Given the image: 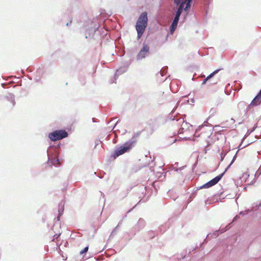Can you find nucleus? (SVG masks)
<instances>
[{
  "instance_id": "f257e3e1",
  "label": "nucleus",
  "mask_w": 261,
  "mask_h": 261,
  "mask_svg": "<svg viewBox=\"0 0 261 261\" xmlns=\"http://www.w3.org/2000/svg\"><path fill=\"white\" fill-rule=\"evenodd\" d=\"M60 145V143L57 145H50L47 150L48 163L55 166H59L61 164L59 159Z\"/></svg>"
},
{
  "instance_id": "f03ea898",
  "label": "nucleus",
  "mask_w": 261,
  "mask_h": 261,
  "mask_svg": "<svg viewBox=\"0 0 261 261\" xmlns=\"http://www.w3.org/2000/svg\"><path fill=\"white\" fill-rule=\"evenodd\" d=\"M148 24L147 13L142 12L137 20L135 28L137 32V39L139 40L143 36Z\"/></svg>"
},
{
  "instance_id": "7ed1b4c3",
  "label": "nucleus",
  "mask_w": 261,
  "mask_h": 261,
  "mask_svg": "<svg viewBox=\"0 0 261 261\" xmlns=\"http://www.w3.org/2000/svg\"><path fill=\"white\" fill-rule=\"evenodd\" d=\"M68 133L64 129H57L48 134V138L52 141H58L66 138Z\"/></svg>"
},
{
  "instance_id": "20e7f679",
  "label": "nucleus",
  "mask_w": 261,
  "mask_h": 261,
  "mask_svg": "<svg viewBox=\"0 0 261 261\" xmlns=\"http://www.w3.org/2000/svg\"><path fill=\"white\" fill-rule=\"evenodd\" d=\"M225 174V172H223L221 174H219V175L216 176L209 181L207 182L206 183L204 184L202 186H200V187H198L196 189V191H198L200 189H204V188H209L216 184H217L222 178V177L224 176Z\"/></svg>"
},
{
  "instance_id": "39448f33",
  "label": "nucleus",
  "mask_w": 261,
  "mask_h": 261,
  "mask_svg": "<svg viewBox=\"0 0 261 261\" xmlns=\"http://www.w3.org/2000/svg\"><path fill=\"white\" fill-rule=\"evenodd\" d=\"M150 53V47L148 45L144 43L143 46L137 55V60H141L148 57Z\"/></svg>"
},
{
  "instance_id": "423d86ee",
  "label": "nucleus",
  "mask_w": 261,
  "mask_h": 261,
  "mask_svg": "<svg viewBox=\"0 0 261 261\" xmlns=\"http://www.w3.org/2000/svg\"><path fill=\"white\" fill-rule=\"evenodd\" d=\"M146 225V222L143 218H140L136 224L132 229V233L134 236L136 234L143 229Z\"/></svg>"
},
{
  "instance_id": "0eeeda50",
  "label": "nucleus",
  "mask_w": 261,
  "mask_h": 261,
  "mask_svg": "<svg viewBox=\"0 0 261 261\" xmlns=\"http://www.w3.org/2000/svg\"><path fill=\"white\" fill-rule=\"evenodd\" d=\"M136 143V140H129L126 142L124 144L119 148L121 149L123 153L128 152Z\"/></svg>"
},
{
  "instance_id": "6e6552de",
  "label": "nucleus",
  "mask_w": 261,
  "mask_h": 261,
  "mask_svg": "<svg viewBox=\"0 0 261 261\" xmlns=\"http://www.w3.org/2000/svg\"><path fill=\"white\" fill-rule=\"evenodd\" d=\"M260 104H261V89L253 99L249 105L248 106L246 110H247L251 106H257Z\"/></svg>"
},
{
  "instance_id": "1a4fd4ad",
  "label": "nucleus",
  "mask_w": 261,
  "mask_h": 261,
  "mask_svg": "<svg viewBox=\"0 0 261 261\" xmlns=\"http://www.w3.org/2000/svg\"><path fill=\"white\" fill-rule=\"evenodd\" d=\"M174 4L177 7V11L182 12L185 11L184 0H173Z\"/></svg>"
},
{
  "instance_id": "9d476101",
  "label": "nucleus",
  "mask_w": 261,
  "mask_h": 261,
  "mask_svg": "<svg viewBox=\"0 0 261 261\" xmlns=\"http://www.w3.org/2000/svg\"><path fill=\"white\" fill-rule=\"evenodd\" d=\"M175 122L177 123V125H180L181 126L183 125H188L189 124V123L185 121V118L181 117L180 114H178Z\"/></svg>"
},
{
  "instance_id": "9b49d317",
  "label": "nucleus",
  "mask_w": 261,
  "mask_h": 261,
  "mask_svg": "<svg viewBox=\"0 0 261 261\" xmlns=\"http://www.w3.org/2000/svg\"><path fill=\"white\" fill-rule=\"evenodd\" d=\"M177 107H175L171 112L168 115L167 118V121L168 120H171L173 122L175 121L178 115L179 114H177L176 115H174V113Z\"/></svg>"
},
{
  "instance_id": "f8f14e48",
  "label": "nucleus",
  "mask_w": 261,
  "mask_h": 261,
  "mask_svg": "<svg viewBox=\"0 0 261 261\" xmlns=\"http://www.w3.org/2000/svg\"><path fill=\"white\" fill-rule=\"evenodd\" d=\"M122 220H121L118 224V225L114 228L111 233L109 236V239L113 238L117 233L119 231V227L121 224Z\"/></svg>"
},
{
  "instance_id": "ddd939ff",
  "label": "nucleus",
  "mask_w": 261,
  "mask_h": 261,
  "mask_svg": "<svg viewBox=\"0 0 261 261\" xmlns=\"http://www.w3.org/2000/svg\"><path fill=\"white\" fill-rule=\"evenodd\" d=\"M126 71V68L125 67H120L119 69L117 70L116 71V73L115 74V79H116V77H118V76L124 72H125ZM113 83H116V79H115V81L113 82Z\"/></svg>"
},
{
  "instance_id": "4468645a",
  "label": "nucleus",
  "mask_w": 261,
  "mask_h": 261,
  "mask_svg": "<svg viewBox=\"0 0 261 261\" xmlns=\"http://www.w3.org/2000/svg\"><path fill=\"white\" fill-rule=\"evenodd\" d=\"M124 154L123 152L122 151L121 149L119 147L115 149V150L114 152V153L112 155V157H113L114 159H116L118 156Z\"/></svg>"
},
{
  "instance_id": "2eb2a0df",
  "label": "nucleus",
  "mask_w": 261,
  "mask_h": 261,
  "mask_svg": "<svg viewBox=\"0 0 261 261\" xmlns=\"http://www.w3.org/2000/svg\"><path fill=\"white\" fill-rule=\"evenodd\" d=\"M184 3H185V7L184 6L185 11H188L189 10L191 7L192 2L186 1L184 0Z\"/></svg>"
},
{
  "instance_id": "dca6fc26",
  "label": "nucleus",
  "mask_w": 261,
  "mask_h": 261,
  "mask_svg": "<svg viewBox=\"0 0 261 261\" xmlns=\"http://www.w3.org/2000/svg\"><path fill=\"white\" fill-rule=\"evenodd\" d=\"M177 24L171 23L169 27V31L171 34H172L174 32L177 28Z\"/></svg>"
},
{
  "instance_id": "f3484780",
  "label": "nucleus",
  "mask_w": 261,
  "mask_h": 261,
  "mask_svg": "<svg viewBox=\"0 0 261 261\" xmlns=\"http://www.w3.org/2000/svg\"><path fill=\"white\" fill-rule=\"evenodd\" d=\"M59 211H58L59 214H58V216L57 217V219H58V221L60 220V217L63 214V211H64L63 206H62L61 205V204H59Z\"/></svg>"
},
{
  "instance_id": "a211bd4d",
  "label": "nucleus",
  "mask_w": 261,
  "mask_h": 261,
  "mask_svg": "<svg viewBox=\"0 0 261 261\" xmlns=\"http://www.w3.org/2000/svg\"><path fill=\"white\" fill-rule=\"evenodd\" d=\"M238 151H237L236 154L234 155V156L233 157V159L232 160H231L230 163L229 164V165L227 167V168L225 169L224 171L225 173L228 170V169L230 167V166H231V165L233 164V163L234 162V161L236 160V158H237V153H238Z\"/></svg>"
},
{
  "instance_id": "6ab92c4d",
  "label": "nucleus",
  "mask_w": 261,
  "mask_h": 261,
  "mask_svg": "<svg viewBox=\"0 0 261 261\" xmlns=\"http://www.w3.org/2000/svg\"><path fill=\"white\" fill-rule=\"evenodd\" d=\"M43 72H44L43 68H40V67H39L37 69V71H36V73H37V75L39 76V78H40L42 76V75L43 74Z\"/></svg>"
},
{
  "instance_id": "aec40b11",
  "label": "nucleus",
  "mask_w": 261,
  "mask_h": 261,
  "mask_svg": "<svg viewBox=\"0 0 261 261\" xmlns=\"http://www.w3.org/2000/svg\"><path fill=\"white\" fill-rule=\"evenodd\" d=\"M221 69H217L209 74L206 78L208 80L214 77Z\"/></svg>"
},
{
  "instance_id": "412c9836",
  "label": "nucleus",
  "mask_w": 261,
  "mask_h": 261,
  "mask_svg": "<svg viewBox=\"0 0 261 261\" xmlns=\"http://www.w3.org/2000/svg\"><path fill=\"white\" fill-rule=\"evenodd\" d=\"M231 223L228 224L225 228H222L221 229H219V231L220 233H223L225 232L226 230L229 229L231 227Z\"/></svg>"
},
{
  "instance_id": "4be33fe9",
  "label": "nucleus",
  "mask_w": 261,
  "mask_h": 261,
  "mask_svg": "<svg viewBox=\"0 0 261 261\" xmlns=\"http://www.w3.org/2000/svg\"><path fill=\"white\" fill-rule=\"evenodd\" d=\"M167 69H168L167 66H165V67H163L160 72L161 75L164 76L165 74H166L167 72Z\"/></svg>"
},
{
  "instance_id": "5701e85b",
  "label": "nucleus",
  "mask_w": 261,
  "mask_h": 261,
  "mask_svg": "<svg viewBox=\"0 0 261 261\" xmlns=\"http://www.w3.org/2000/svg\"><path fill=\"white\" fill-rule=\"evenodd\" d=\"M141 133V131L135 133L130 140H136V138L140 135Z\"/></svg>"
},
{
  "instance_id": "b1692460",
  "label": "nucleus",
  "mask_w": 261,
  "mask_h": 261,
  "mask_svg": "<svg viewBox=\"0 0 261 261\" xmlns=\"http://www.w3.org/2000/svg\"><path fill=\"white\" fill-rule=\"evenodd\" d=\"M181 13H182L181 12H179L178 11L176 10V11L175 12V15H174V18H176V19H179V17H180Z\"/></svg>"
},
{
  "instance_id": "393cba45",
  "label": "nucleus",
  "mask_w": 261,
  "mask_h": 261,
  "mask_svg": "<svg viewBox=\"0 0 261 261\" xmlns=\"http://www.w3.org/2000/svg\"><path fill=\"white\" fill-rule=\"evenodd\" d=\"M88 249H89L88 246L85 247L82 250H81L80 251V254L83 255V254L86 253L88 251Z\"/></svg>"
},
{
  "instance_id": "a878e982",
  "label": "nucleus",
  "mask_w": 261,
  "mask_h": 261,
  "mask_svg": "<svg viewBox=\"0 0 261 261\" xmlns=\"http://www.w3.org/2000/svg\"><path fill=\"white\" fill-rule=\"evenodd\" d=\"M226 154V152H224V151H222V152H221V153H220V157H221L220 161L221 162L224 160Z\"/></svg>"
},
{
  "instance_id": "bb28decb",
  "label": "nucleus",
  "mask_w": 261,
  "mask_h": 261,
  "mask_svg": "<svg viewBox=\"0 0 261 261\" xmlns=\"http://www.w3.org/2000/svg\"><path fill=\"white\" fill-rule=\"evenodd\" d=\"M213 237V233H208L207 236H206V239L204 240V242L201 244V245H202V244L204 243V242H206V239H211V238H212Z\"/></svg>"
},
{
  "instance_id": "cd10ccee",
  "label": "nucleus",
  "mask_w": 261,
  "mask_h": 261,
  "mask_svg": "<svg viewBox=\"0 0 261 261\" xmlns=\"http://www.w3.org/2000/svg\"><path fill=\"white\" fill-rule=\"evenodd\" d=\"M246 105V103L245 102L241 101L238 103V106L239 108H240L241 107H245Z\"/></svg>"
},
{
  "instance_id": "c85d7f7f",
  "label": "nucleus",
  "mask_w": 261,
  "mask_h": 261,
  "mask_svg": "<svg viewBox=\"0 0 261 261\" xmlns=\"http://www.w3.org/2000/svg\"><path fill=\"white\" fill-rule=\"evenodd\" d=\"M136 206V205H135V206H134L132 208L130 209L127 213H126V214L124 216H123L122 217V220L125 219L127 217V214H128L129 213H130V212H132V211L133 210V208Z\"/></svg>"
},
{
  "instance_id": "c756f323",
  "label": "nucleus",
  "mask_w": 261,
  "mask_h": 261,
  "mask_svg": "<svg viewBox=\"0 0 261 261\" xmlns=\"http://www.w3.org/2000/svg\"><path fill=\"white\" fill-rule=\"evenodd\" d=\"M197 191L196 190L195 191H194V192H193L191 194L190 197H189V199H190V201L192 200V199L195 197V192H196Z\"/></svg>"
},
{
  "instance_id": "7c9ffc66",
  "label": "nucleus",
  "mask_w": 261,
  "mask_h": 261,
  "mask_svg": "<svg viewBox=\"0 0 261 261\" xmlns=\"http://www.w3.org/2000/svg\"><path fill=\"white\" fill-rule=\"evenodd\" d=\"M185 129V127H183V126H181L178 130V134H182L184 133Z\"/></svg>"
},
{
  "instance_id": "2f4dec72",
  "label": "nucleus",
  "mask_w": 261,
  "mask_h": 261,
  "mask_svg": "<svg viewBox=\"0 0 261 261\" xmlns=\"http://www.w3.org/2000/svg\"><path fill=\"white\" fill-rule=\"evenodd\" d=\"M148 235L150 239H153L154 237V234L152 231H150L148 232Z\"/></svg>"
},
{
  "instance_id": "473e14b6",
  "label": "nucleus",
  "mask_w": 261,
  "mask_h": 261,
  "mask_svg": "<svg viewBox=\"0 0 261 261\" xmlns=\"http://www.w3.org/2000/svg\"><path fill=\"white\" fill-rule=\"evenodd\" d=\"M219 234V230H216L213 233V237H215V238H216L217 237H218Z\"/></svg>"
},
{
  "instance_id": "72a5a7b5",
  "label": "nucleus",
  "mask_w": 261,
  "mask_h": 261,
  "mask_svg": "<svg viewBox=\"0 0 261 261\" xmlns=\"http://www.w3.org/2000/svg\"><path fill=\"white\" fill-rule=\"evenodd\" d=\"M179 19H176V18H174L172 23L178 24V21Z\"/></svg>"
},
{
  "instance_id": "f704fd0d",
  "label": "nucleus",
  "mask_w": 261,
  "mask_h": 261,
  "mask_svg": "<svg viewBox=\"0 0 261 261\" xmlns=\"http://www.w3.org/2000/svg\"><path fill=\"white\" fill-rule=\"evenodd\" d=\"M98 27L95 25L92 29H91V31L92 32V33H94L98 29Z\"/></svg>"
},
{
  "instance_id": "c9c22d12",
  "label": "nucleus",
  "mask_w": 261,
  "mask_h": 261,
  "mask_svg": "<svg viewBox=\"0 0 261 261\" xmlns=\"http://www.w3.org/2000/svg\"><path fill=\"white\" fill-rule=\"evenodd\" d=\"M183 127H185V129H189L190 127H192V125L189 123L188 125H183Z\"/></svg>"
},
{
  "instance_id": "e433bc0d",
  "label": "nucleus",
  "mask_w": 261,
  "mask_h": 261,
  "mask_svg": "<svg viewBox=\"0 0 261 261\" xmlns=\"http://www.w3.org/2000/svg\"><path fill=\"white\" fill-rule=\"evenodd\" d=\"M181 140H191V139L190 137H184L180 139Z\"/></svg>"
},
{
  "instance_id": "4c0bfd02",
  "label": "nucleus",
  "mask_w": 261,
  "mask_h": 261,
  "mask_svg": "<svg viewBox=\"0 0 261 261\" xmlns=\"http://www.w3.org/2000/svg\"><path fill=\"white\" fill-rule=\"evenodd\" d=\"M207 81H208V80H207L206 78H205V79L203 80V82H202V83L201 85H205V84L206 83V82H207Z\"/></svg>"
},
{
  "instance_id": "58836bf2",
  "label": "nucleus",
  "mask_w": 261,
  "mask_h": 261,
  "mask_svg": "<svg viewBox=\"0 0 261 261\" xmlns=\"http://www.w3.org/2000/svg\"><path fill=\"white\" fill-rule=\"evenodd\" d=\"M61 233L55 234L54 236V239H57L60 236Z\"/></svg>"
},
{
  "instance_id": "ea45409f",
  "label": "nucleus",
  "mask_w": 261,
  "mask_h": 261,
  "mask_svg": "<svg viewBox=\"0 0 261 261\" xmlns=\"http://www.w3.org/2000/svg\"><path fill=\"white\" fill-rule=\"evenodd\" d=\"M239 218V215H237V216H236L233 218V220H232V222H233L235 221L236 220H237Z\"/></svg>"
},
{
  "instance_id": "a19ab883",
  "label": "nucleus",
  "mask_w": 261,
  "mask_h": 261,
  "mask_svg": "<svg viewBox=\"0 0 261 261\" xmlns=\"http://www.w3.org/2000/svg\"><path fill=\"white\" fill-rule=\"evenodd\" d=\"M186 166H182L180 168H178L179 171H181L185 168Z\"/></svg>"
},
{
  "instance_id": "79ce46f5",
  "label": "nucleus",
  "mask_w": 261,
  "mask_h": 261,
  "mask_svg": "<svg viewBox=\"0 0 261 261\" xmlns=\"http://www.w3.org/2000/svg\"><path fill=\"white\" fill-rule=\"evenodd\" d=\"M174 166L173 165H171L169 166V169L170 170H173V168H174Z\"/></svg>"
},
{
  "instance_id": "37998d69",
  "label": "nucleus",
  "mask_w": 261,
  "mask_h": 261,
  "mask_svg": "<svg viewBox=\"0 0 261 261\" xmlns=\"http://www.w3.org/2000/svg\"><path fill=\"white\" fill-rule=\"evenodd\" d=\"M208 145H207L204 148V152L205 153H206L207 152V150L208 149Z\"/></svg>"
},
{
  "instance_id": "c03bdc74",
  "label": "nucleus",
  "mask_w": 261,
  "mask_h": 261,
  "mask_svg": "<svg viewBox=\"0 0 261 261\" xmlns=\"http://www.w3.org/2000/svg\"><path fill=\"white\" fill-rule=\"evenodd\" d=\"M173 170H174L175 171H179L178 168L175 167H174V168H173Z\"/></svg>"
},
{
  "instance_id": "a18cd8bd",
  "label": "nucleus",
  "mask_w": 261,
  "mask_h": 261,
  "mask_svg": "<svg viewBox=\"0 0 261 261\" xmlns=\"http://www.w3.org/2000/svg\"><path fill=\"white\" fill-rule=\"evenodd\" d=\"M256 174H258L259 175H260V174H261V169H260V170L258 169V170L256 171Z\"/></svg>"
},
{
  "instance_id": "49530a36",
  "label": "nucleus",
  "mask_w": 261,
  "mask_h": 261,
  "mask_svg": "<svg viewBox=\"0 0 261 261\" xmlns=\"http://www.w3.org/2000/svg\"><path fill=\"white\" fill-rule=\"evenodd\" d=\"M71 22H72V21L70 20V22H67V23L66 24V25L67 27L69 26L71 23Z\"/></svg>"
},
{
  "instance_id": "de8ad7c7",
  "label": "nucleus",
  "mask_w": 261,
  "mask_h": 261,
  "mask_svg": "<svg viewBox=\"0 0 261 261\" xmlns=\"http://www.w3.org/2000/svg\"><path fill=\"white\" fill-rule=\"evenodd\" d=\"M239 86H240L239 87L236 88V90L239 91L241 88V86L240 85H239Z\"/></svg>"
},
{
  "instance_id": "09e8293b",
  "label": "nucleus",
  "mask_w": 261,
  "mask_h": 261,
  "mask_svg": "<svg viewBox=\"0 0 261 261\" xmlns=\"http://www.w3.org/2000/svg\"><path fill=\"white\" fill-rule=\"evenodd\" d=\"M92 121H93V122H96V119H95V118H92Z\"/></svg>"
},
{
  "instance_id": "8fccbe9b",
  "label": "nucleus",
  "mask_w": 261,
  "mask_h": 261,
  "mask_svg": "<svg viewBox=\"0 0 261 261\" xmlns=\"http://www.w3.org/2000/svg\"><path fill=\"white\" fill-rule=\"evenodd\" d=\"M254 129H255V128H254H254H253L251 129V132H252L253 131H254Z\"/></svg>"
},
{
  "instance_id": "3c124183",
  "label": "nucleus",
  "mask_w": 261,
  "mask_h": 261,
  "mask_svg": "<svg viewBox=\"0 0 261 261\" xmlns=\"http://www.w3.org/2000/svg\"><path fill=\"white\" fill-rule=\"evenodd\" d=\"M149 154H150V153L149 152L148 154L145 155V157L147 158L148 157V155H149Z\"/></svg>"
},
{
  "instance_id": "603ef678",
  "label": "nucleus",
  "mask_w": 261,
  "mask_h": 261,
  "mask_svg": "<svg viewBox=\"0 0 261 261\" xmlns=\"http://www.w3.org/2000/svg\"><path fill=\"white\" fill-rule=\"evenodd\" d=\"M178 165V162H176L175 164H174V165Z\"/></svg>"
},
{
  "instance_id": "864d4df0",
  "label": "nucleus",
  "mask_w": 261,
  "mask_h": 261,
  "mask_svg": "<svg viewBox=\"0 0 261 261\" xmlns=\"http://www.w3.org/2000/svg\"><path fill=\"white\" fill-rule=\"evenodd\" d=\"M243 212H241L240 213H239V215H243Z\"/></svg>"
},
{
  "instance_id": "5fc2aeb1",
  "label": "nucleus",
  "mask_w": 261,
  "mask_h": 261,
  "mask_svg": "<svg viewBox=\"0 0 261 261\" xmlns=\"http://www.w3.org/2000/svg\"><path fill=\"white\" fill-rule=\"evenodd\" d=\"M118 122H119V120L117 121V122L116 123V124H115V125H116V124H117V123H118ZM115 126H114L113 127V128L115 127Z\"/></svg>"
},
{
  "instance_id": "6e6d98bb",
  "label": "nucleus",
  "mask_w": 261,
  "mask_h": 261,
  "mask_svg": "<svg viewBox=\"0 0 261 261\" xmlns=\"http://www.w3.org/2000/svg\"><path fill=\"white\" fill-rule=\"evenodd\" d=\"M191 101H192V102H194V99H192L191 100Z\"/></svg>"
},
{
  "instance_id": "4d7b16f0",
  "label": "nucleus",
  "mask_w": 261,
  "mask_h": 261,
  "mask_svg": "<svg viewBox=\"0 0 261 261\" xmlns=\"http://www.w3.org/2000/svg\"><path fill=\"white\" fill-rule=\"evenodd\" d=\"M176 141V139H174L173 141V143L175 142Z\"/></svg>"
},
{
  "instance_id": "13d9d810",
  "label": "nucleus",
  "mask_w": 261,
  "mask_h": 261,
  "mask_svg": "<svg viewBox=\"0 0 261 261\" xmlns=\"http://www.w3.org/2000/svg\"><path fill=\"white\" fill-rule=\"evenodd\" d=\"M101 195H102V196H103V197H104V196H105L104 194H103V193H102L101 192Z\"/></svg>"
},
{
  "instance_id": "bf43d9fd",
  "label": "nucleus",
  "mask_w": 261,
  "mask_h": 261,
  "mask_svg": "<svg viewBox=\"0 0 261 261\" xmlns=\"http://www.w3.org/2000/svg\"><path fill=\"white\" fill-rule=\"evenodd\" d=\"M131 233L133 234V233L132 232H131ZM133 237H134V236L132 235V237L130 238V239H132Z\"/></svg>"
},
{
  "instance_id": "052dcab7",
  "label": "nucleus",
  "mask_w": 261,
  "mask_h": 261,
  "mask_svg": "<svg viewBox=\"0 0 261 261\" xmlns=\"http://www.w3.org/2000/svg\"><path fill=\"white\" fill-rule=\"evenodd\" d=\"M131 233L133 234V233L132 232H131ZM133 237H134V236L132 235V237L130 238V239H132Z\"/></svg>"
},
{
  "instance_id": "680f3d73",
  "label": "nucleus",
  "mask_w": 261,
  "mask_h": 261,
  "mask_svg": "<svg viewBox=\"0 0 261 261\" xmlns=\"http://www.w3.org/2000/svg\"><path fill=\"white\" fill-rule=\"evenodd\" d=\"M217 83V82H214L213 83H212L213 84H216Z\"/></svg>"
},
{
  "instance_id": "e2e57ef3",
  "label": "nucleus",
  "mask_w": 261,
  "mask_h": 261,
  "mask_svg": "<svg viewBox=\"0 0 261 261\" xmlns=\"http://www.w3.org/2000/svg\"><path fill=\"white\" fill-rule=\"evenodd\" d=\"M184 257H185V256H183V255H182L181 257H182V258H184Z\"/></svg>"
},
{
  "instance_id": "0e129e2a",
  "label": "nucleus",
  "mask_w": 261,
  "mask_h": 261,
  "mask_svg": "<svg viewBox=\"0 0 261 261\" xmlns=\"http://www.w3.org/2000/svg\"><path fill=\"white\" fill-rule=\"evenodd\" d=\"M36 80L37 81H39V79H36Z\"/></svg>"
},
{
  "instance_id": "69168bd1",
  "label": "nucleus",
  "mask_w": 261,
  "mask_h": 261,
  "mask_svg": "<svg viewBox=\"0 0 261 261\" xmlns=\"http://www.w3.org/2000/svg\"><path fill=\"white\" fill-rule=\"evenodd\" d=\"M211 0H209L208 3H211Z\"/></svg>"
}]
</instances>
